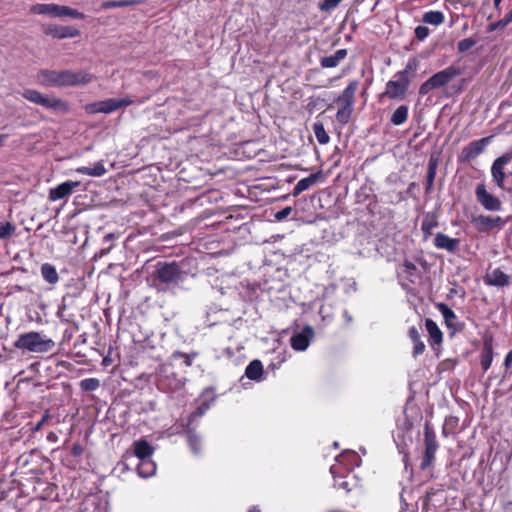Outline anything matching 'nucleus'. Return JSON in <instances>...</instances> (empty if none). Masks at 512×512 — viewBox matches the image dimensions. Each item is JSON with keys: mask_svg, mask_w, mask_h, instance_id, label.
Segmentation results:
<instances>
[{"mask_svg": "<svg viewBox=\"0 0 512 512\" xmlns=\"http://www.w3.org/2000/svg\"><path fill=\"white\" fill-rule=\"evenodd\" d=\"M438 217L435 212H427L423 215L421 230L424 239H428L432 235V231L438 227Z\"/></svg>", "mask_w": 512, "mask_h": 512, "instance_id": "22", "label": "nucleus"}, {"mask_svg": "<svg viewBox=\"0 0 512 512\" xmlns=\"http://www.w3.org/2000/svg\"><path fill=\"white\" fill-rule=\"evenodd\" d=\"M15 347L32 351V332L21 335L15 342Z\"/></svg>", "mask_w": 512, "mask_h": 512, "instance_id": "41", "label": "nucleus"}, {"mask_svg": "<svg viewBox=\"0 0 512 512\" xmlns=\"http://www.w3.org/2000/svg\"><path fill=\"white\" fill-rule=\"evenodd\" d=\"M502 0H494V6L496 9H499L500 3Z\"/></svg>", "mask_w": 512, "mask_h": 512, "instance_id": "64", "label": "nucleus"}, {"mask_svg": "<svg viewBox=\"0 0 512 512\" xmlns=\"http://www.w3.org/2000/svg\"><path fill=\"white\" fill-rule=\"evenodd\" d=\"M429 33H430V30H429V28H428V27H426V26H422V25H420V26H417V27L415 28V37H416L419 41H423V40H425V39L428 37Z\"/></svg>", "mask_w": 512, "mask_h": 512, "instance_id": "49", "label": "nucleus"}, {"mask_svg": "<svg viewBox=\"0 0 512 512\" xmlns=\"http://www.w3.org/2000/svg\"><path fill=\"white\" fill-rule=\"evenodd\" d=\"M475 192H486L485 186L483 184H478L475 189Z\"/></svg>", "mask_w": 512, "mask_h": 512, "instance_id": "63", "label": "nucleus"}, {"mask_svg": "<svg viewBox=\"0 0 512 512\" xmlns=\"http://www.w3.org/2000/svg\"><path fill=\"white\" fill-rule=\"evenodd\" d=\"M42 32L56 39L74 38L80 35V31L72 26H60L56 24L42 25Z\"/></svg>", "mask_w": 512, "mask_h": 512, "instance_id": "11", "label": "nucleus"}, {"mask_svg": "<svg viewBox=\"0 0 512 512\" xmlns=\"http://www.w3.org/2000/svg\"><path fill=\"white\" fill-rule=\"evenodd\" d=\"M137 472L143 478H148L155 474L156 464L151 458L139 460Z\"/></svg>", "mask_w": 512, "mask_h": 512, "instance_id": "30", "label": "nucleus"}, {"mask_svg": "<svg viewBox=\"0 0 512 512\" xmlns=\"http://www.w3.org/2000/svg\"><path fill=\"white\" fill-rule=\"evenodd\" d=\"M41 226H39L36 231H34V237L41 238L40 242L41 245H46L47 247H53L52 238L49 235L42 236L41 234H38L37 232L40 230Z\"/></svg>", "mask_w": 512, "mask_h": 512, "instance_id": "50", "label": "nucleus"}, {"mask_svg": "<svg viewBox=\"0 0 512 512\" xmlns=\"http://www.w3.org/2000/svg\"><path fill=\"white\" fill-rule=\"evenodd\" d=\"M408 119V107L406 105L399 106L391 116V122L396 125H402Z\"/></svg>", "mask_w": 512, "mask_h": 512, "instance_id": "35", "label": "nucleus"}, {"mask_svg": "<svg viewBox=\"0 0 512 512\" xmlns=\"http://www.w3.org/2000/svg\"><path fill=\"white\" fill-rule=\"evenodd\" d=\"M352 111H353V108H346V107L339 106V109L336 113V118H337L338 122H340L342 124L348 123L351 118Z\"/></svg>", "mask_w": 512, "mask_h": 512, "instance_id": "44", "label": "nucleus"}, {"mask_svg": "<svg viewBox=\"0 0 512 512\" xmlns=\"http://www.w3.org/2000/svg\"><path fill=\"white\" fill-rule=\"evenodd\" d=\"M510 161L509 155H502L501 157L497 158L491 168L492 176L494 180L497 182L499 187L501 186V183L504 179V172L503 168L504 166Z\"/></svg>", "mask_w": 512, "mask_h": 512, "instance_id": "24", "label": "nucleus"}, {"mask_svg": "<svg viewBox=\"0 0 512 512\" xmlns=\"http://www.w3.org/2000/svg\"><path fill=\"white\" fill-rule=\"evenodd\" d=\"M483 345L480 354V365L483 372H487L493 361V344H494V336L492 333L486 332L483 337Z\"/></svg>", "mask_w": 512, "mask_h": 512, "instance_id": "12", "label": "nucleus"}, {"mask_svg": "<svg viewBox=\"0 0 512 512\" xmlns=\"http://www.w3.org/2000/svg\"><path fill=\"white\" fill-rule=\"evenodd\" d=\"M34 103L52 110H66L67 104L53 96H45L34 91Z\"/></svg>", "mask_w": 512, "mask_h": 512, "instance_id": "18", "label": "nucleus"}, {"mask_svg": "<svg viewBox=\"0 0 512 512\" xmlns=\"http://www.w3.org/2000/svg\"><path fill=\"white\" fill-rule=\"evenodd\" d=\"M504 365L506 368L511 367V365H512V349L507 353L505 360H504Z\"/></svg>", "mask_w": 512, "mask_h": 512, "instance_id": "58", "label": "nucleus"}, {"mask_svg": "<svg viewBox=\"0 0 512 512\" xmlns=\"http://www.w3.org/2000/svg\"><path fill=\"white\" fill-rule=\"evenodd\" d=\"M83 453V447L80 443H74L71 447V454L74 457H79Z\"/></svg>", "mask_w": 512, "mask_h": 512, "instance_id": "52", "label": "nucleus"}, {"mask_svg": "<svg viewBox=\"0 0 512 512\" xmlns=\"http://www.w3.org/2000/svg\"><path fill=\"white\" fill-rule=\"evenodd\" d=\"M503 28H504V27H503V23L501 22V20H499V21H496V22L490 23V24L488 25L487 30H488L489 32H493V31H496V30H498V29H503Z\"/></svg>", "mask_w": 512, "mask_h": 512, "instance_id": "54", "label": "nucleus"}, {"mask_svg": "<svg viewBox=\"0 0 512 512\" xmlns=\"http://www.w3.org/2000/svg\"><path fill=\"white\" fill-rule=\"evenodd\" d=\"M436 308L443 316L444 323L451 334L460 333L464 330L465 323L459 320L455 312L446 303H437Z\"/></svg>", "mask_w": 512, "mask_h": 512, "instance_id": "10", "label": "nucleus"}, {"mask_svg": "<svg viewBox=\"0 0 512 512\" xmlns=\"http://www.w3.org/2000/svg\"><path fill=\"white\" fill-rule=\"evenodd\" d=\"M330 472L331 474L333 475V478H334V487L337 488V489H342L346 492H349L351 491L352 489V481L349 480V476L346 475V476H341V477H337L335 475V467L332 466L330 468Z\"/></svg>", "mask_w": 512, "mask_h": 512, "instance_id": "33", "label": "nucleus"}, {"mask_svg": "<svg viewBox=\"0 0 512 512\" xmlns=\"http://www.w3.org/2000/svg\"><path fill=\"white\" fill-rule=\"evenodd\" d=\"M347 56L346 49H339L333 55L325 56L321 59L320 64L323 68H334L344 60Z\"/></svg>", "mask_w": 512, "mask_h": 512, "instance_id": "28", "label": "nucleus"}, {"mask_svg": "<svg viewBox=\"0 0 512 512\" xmlns=\"http://www.w3.org/2000/svg\"><path fill=\"white\" fill-rule=\"evenodd\" d=\"M79 386L84 392H92L100 387V381L97 378H86L80 381Z\"/></svg>", "mask_w": 512, "mask_h": 512, "instance_id": "40", "label": "nucleus"}, {"mask_svg": "<svg viewBox=\"0 0 512 512\" xmlns=\"http://www.w3.org/2000/svg\"><path fill=\"white\" fill-rule=\"evenodd\" d=\"M313 335V329L310 326H306L301 332L291 337V347L296 351L306 350Z\"/></svg>", "mask_w": 512, "mask_h": 512, "instance_id": "16", "label": "nucleus"}, {"mask_svg": "<svg viewBox=\"0 0 512 512\" xmlns=\"http://www.w3.org/2000/svg\"><path fill=\"white\" fill-rule=\"evenodd\" d=\"M460 75V69L455 66H449L442 71L432 75L428 80L421 84L419 88L420 95H427L434 89L447 85L450 81Z\"/></svg>", "mask_w": 512, "mask_h": 512, "instance_id": "4", "label": "nucleus"}, {"mask_svg": "<svg viewBox=\"0 0 512 512\" xmlns=\"http://www.w3.org/2000/svg\"><path fill=\"white\" fill-rule=\"evenodd\" d=\"M493 136L474 140L464 146L458 156L459 162L467 163L477 158L491 142Z\"/></svg>", "mask_w": 512, "mask_h": 512, "instance_id": "9", "label": "nucleus"}, {"mask_svg": "<svg viewBox=\"0 0 512 512\" xmlns=\"http://www.w3.org/2000/svg\"><path fill=\"white\" fill-rule=\"evenodd\" d=\"M175 357H181L184 359V363L186 364V366H191L192 365V358L189 354H186V353H182V352H176L174 354Z\"/></svg>", "mask_w": 512, "mask_h": 512, "instance_id": "53", "label": "nucleus"}, {"mask_svg": "<svg viewBox=\"0 0 512 512\" xmlns=\"http://www.w3.org/2000/svg\"><path fill=\"white\" fill-rule=\"evenodd\" d=\"M317 180V177L315 175H310L306 178H303L299 180L294 187L293 192H303L307 189H309Z\"/></svg>", "mask_w": 512, "mask_h": 512, "instance_id": "42", "label": "nucleus"}, {"mask_svg": "<svg viewBox=\"0 0 512 512\" xmlns=\"http://www.w3.org/2000/svg\"><path fill=\"white\" fill-rule=\"evenodd\" d=\"M78 171L83 174L98 177V176H102L106 172V169H105L103 163L97 162V163H94V165L92 167H81L78 169Z\"/></svg>", "mask_w": 512, "mask_h": 512, "instance_id": "38", "label": "nucleus"}, {"mask_svg": "<svg viewBox=\"0 0 512 512\" xmlns=\"http://www.w3.org/2000/svg\"><path fill=\"white\" fill-rule=\"evenodd\" d=\"M263 374V365L260 360L251 361L245 369V375L250 380L259 381Z\"/></svg>", "mask_w": 512, "mask_h": 512, "instance_id": "29", "label": "nucleus"}, {"mask_svg": "<svg viewBox=\"0 0 512 512\" xmlns=\"http://www.w3.org/2000/svg\"><path fill=\"white\" fill-rule=\"evenodd\" d=\"M438 167V159L431 156L428 163L427 176H426V189H432V185L436 176Z\"/></svg>", "mask_w": 512, "mask_h": 512, "instance_id": "34", "label": "nucleus"}, {"mask_svg": "<svg viewBox=\"0 0 512 512\" xmlns=\"http://www.w3.org/2000/svg\"><path fill=\"white\" fill-rule=\"evenodd\" d=\"M94 75L84 70H41L37 80L44 86H84L94 80Z\"/></svg>", "mask_w": 512, "mask_h": 512, "instance_id": "1", "label": "nucleus"}, {"mask_svg": "<svg viewBox=\"0 0 512 512\" xmlns=\"http://www.w3.org/2000/svg\"><path fill=\"white\" fill-rule=\"evenodd\" d=\"M67 195L68 194H49V200L50 201H56V200L64 198Z\"/></svg>", "mask_w": 512, "mask_h": 512, "instance_id": "60", "label": "nucleus"}, {"mask_svg": "<svg viewBox=\"0 0 512 512\" xmlns=\"http://www.w3.org/2000/svg\"><path fill=\"white\" fill-rule=\"evenodd\" d=\"M421 330H422L421 326L420 327L411 326L408 330V336L414 345L412 355L415 358L417 356L423 354L425 351V344L421 340Z\"/></svg>", "mask_w": 512, "mask_h": 512, "instance_id": "19", "label": "nucleus"}, {"mask_svg": "<svg viewBox=\"0 0 512 512\" xmlns=\"http://www.w3.org/2000/svg\"><path fill=\"white\" fill-rule=\"evenodd\" d=\"M10 228H11V227H10V225H9V224H7V226H6V227H1V228H0V237H1V238H4V237H6L7 235H9V234H10Z\"/></svg>", "mask_w": 512, "mask_h": 512, "instance_id": "59", "label": "nucleus"}, {"mask_svg": "<svg viewBox=\"0 0 512 512\" xmlns=\"http://www.w3.org/2000/svg\"><path fill=\"white\" fill-rule=\"evenodd\" d=\"M133 452H134V455L139 460H142V459L151 458L154 453V448L147 440L140 439V440H137L134 442Z\"/></svg>", "mask_w": 512, "mask_h": 512, "instance_id": "20", "label": "nucleus"}, {"mask_svg": "<svg viewBox=\"0 0 512 512\" xmlns=\"http://www.w3.org/2000/svg\"><path fill=\"white\" fill-rule=\"evenodd\" d=\"M312 128H313V132L315 134V137H316L317 141L320 144L324 145V144H327L330 141V137L327 134V132H326L322 122H315L313 124Z\"/></svg>", "mask_w": 512, "mask_h": 512, "instance_id": "36", "label": "nucleus"}, {"mask_svg": "<svg viewBox=\"0 0 512 512\" xmlns=\"http://www.w3.org/2000/svg\"><path fill=\"white\" fill-rule=\"evenodd\" d=\"M476 40L472 38H465L458 42L457 49L460 53L466 52L470 50L473 46H475Z\"/></svg>", "mask_w": 512, "mask_h": 512, "instance_id": "46", "label": "nucleus"}, {"mask_svg": "<svg viewBox=\"0 0 512 512\" xmlns=\"http://www.w3.org/2000/svg\"><path fill=\"white\" fill-rule=\"evenodd\" d=\"M471 223L480 233L488 232L496 227H501L504 224L501 217L486 215H478L473 217Z\"/></svg>", "mask_w": 512, "mask_h": 512, "instance_id": "13", "label": "nucleus"}, {"mask_svg": "<svg viewBox=\"0 0 512 512\" xmlns=\"http://www.w3.org/2000/svg\"><path fill=\"white\" fill-rule=\"evenodd\" d=\"M182 278L183 272L176 262H159L153 275L154 286L158 290H164V288L159 287L160 284L165 286L176 285Z\"/></svg>", "mask_w": 512, "mask_h": 512, "instance_id": "2", "label": "nucleus"}, {"mask_svg": "<svg viewBox=\"0 0 512 512\" xmlns=\"http://www.w3.org/2000/svg\"><path fill=\"white\" fill-rule=\"evenodd\" d=\"M40 273H41L43 280L46 283H48L51 286V288H53L59 281L58 272H57L55 266H53L50 263L42 264Z\"/></svg>", "mask_w": 512, "mask_h": 512, "instance_id": "26", "label": "nucleus"}, {"mask_svg": "<svg viewBox=\"0 0 512 512\" xmlns=\"http://www.w3.org/2000/svg\"><path fill=\"white\" fill-rule=\"evenodd\" d=\"M459 426V418L453 415L445 417L443 426H442V435L444 437H448L456 432Z\"/></svg>", "mask_w": 512, "mask_h": 512, "instance_id": "31", "label": "nucleus"}, {"mask_svg": "<svg viewBox=\"0 0 512 512\" xmlns=\"http://www.w3.org/2000/svg\"><path fill=\"white\" fill-rule=\"evenodd\" d=\"M483 281L488 286L505 287L510 284V276L500 268H496L492 271H487L483 277Z\"/></svg>", "mask_w": 512, "mask_h": 512, "instance_id": "14", "label": "nucleus"}, {"mask_svg": "<svg viewBox=\"0 0 512 512\" xmlns=\"http://www.w3.org/2000/svg\"><path fill=\"white\" fill-rule=\"evenodd\" d=\"M114 238H115V235H114L113 233H109V234L105 235V237H104V239H103V240H104V242H110V241H112Z\"/></svg>", "mask_w": 512, "mask_h": 512, "instance_id": "62", "label": "nucleus"}, {"mask_svg": "<svg viewBox=\"0 0 512 512\" xmlns=\"http://www.w3.org/2000/svg\"><path fill=\"white\" fill-rule=\"evenodd\" d=\"M209 409V404L204 402L201 405H199L189 416L186 425H190V427H194V422L202 417L206 411Z\"/></svg>", "mask_w": 512, "mask_h": 512, "instance_id": "39", "label": "nucleus"}, {"mask_svg": "<svg viewBox=\"0 0 512 512\" xmlns=\"http://www.w3.org/2000/svg\"><path fill=\"white\" fill-rule=\"evenodd\" d=\"M134 101L129 98H109L103 101L90 103L86 105V111L91 114L95 113H112L122 107L130 106Z\"/></svg>", "mask_w": 512, "mask_h": 512, "instance_id": "6", "label": "nucleus"}, {"mask_svg": "<svg viewBox=\"0 0 512 512\" xmlns=\"http://www.w3.org/2000/svg\"><path fill=\"white\" fill-rule=\"evenodd\" d=\"M424 444L425 451L420 464L421 470H426L433 464L439 447L435 431L429 422H426L424 426Z\"/></svg>", "mask_w": 512, "mask_h": 512, "instance_id": "5", "label": "nucleus"}, {"mask_svg": "<svg viewBox=\"0 0 512 512\" xmlns=\"http://www.w3.org/2000/svg\"><path fill=\"white\" fill-rule=\"evenodd\" d=\"M445 20V16L441 11H428L423 14L422 21L426 24L439 26Z\"/></svg>", "mask_w": 512, "mask_h": 512, "instance_id": "32", "label": "nucleus"}, {"mask_svg": "<svg viewBox=\"0 0 512 512\" xmlns=\"http://www.w3.org/2000/svg\"><path fill=\"white\" fill-rule=\"evenodd\" d=\"M34 11L39 14H51L54 17H71L78 19L85 18L83 13L65 5L40 4L34 7Z\"/></svg>", "mask_w": 512, "mask_h": 512, "instance_id": "7", "label": "nucleus"}, {"mask_svg": "<svg viewBox=\"0 0 512 512\" xmlns=\"http://www.w3.org/2000/svg\"><path fill=\"white\" fill-rule=\"evenodd\" d=\"M292 212V208L290 206L285 207L284 209L275 213V219L278 221H282L287 218Z\"/></svg>", "mask_w": 512, "mask_h": 512, "instance_id": "51", "label": "nucleus"}, {"mask_svg": "<svg viewBox=\"0 0 512 512\" xmlns=\"http://www.w3.org/2000/svg\"><path fill=\"white\" fill-rule=\"evenodd\" d=\"M112 249V245H110L107 248H102L99 252L95 254V258L99 257L102 258L103 256L107 255Z\"/></svg>", "mask_w": 512, "mask_h": 512, "instance_id": "57", "label": "nucleus"}, {"mask_svg": "<svg viewBox=\"0 0 512 512\" xmlns=\"http://www.w3.org/2000/svg\"><path fill=\"white\" fill-rule=\"evenodd\" d=\"M49 418V415L47 413H45L43 416H42V419L36 424L34 425V432L38 431L39 429L42 428V426L44 425V422Z\"/></svg>", "mask_w": 512, "mask_h": 512, "instance_id": "55", "label": "nucleus"}, {"mask_svg": "<svg viewBox=\"0 0 512 512\" xmlns=\"http://www.w3.org/2000/svg\"><path fill=\"white\" fill-rule=\"evenodd\" d=\"M208 196H209V194H206V193L199 194L192 201H190L189 203L183 205L180 208V212H183L186 208H190L192 206H197V205L198 206H202L203 203H204V200H209L210 199Z\"/></svg>", "mask_w": 512, "mask_h": 512, "instance_id": "45", "label": "nucleus"}, {"mask_svg": "<svg viewBox=\"0 0 512 512\" xmlns=\"http://www.w3.org/2000/svg\"><path fill=\"white\" fill-rule=\"evenodd\" d=\"M478 202L489 211H499L501 201L494 194H476Z\"/></svg>", "mask_w": 512, "mask_h": 512, "instance_id": "27", "label": "nucleus"}, {"mask_svg": "<svg viewBox=\"0 0 512 512\" xmlns=\"http://www.w3.org/2000/svg\"><path fill=\"white\" fill-rule=\"evenodd\" d=\"M444 492V487L443 485H440V487L438 488H429L426 493H425V496L423 497V501H422V509L423 510H428L429 507H430V504L432 503L434 497L438 494V493H442Z\"/></svg>", "mask_w": 512, "mask_h": 512, "instance_id": "37", "label": "nucleus"}, {"mask_svg": "<svg viewBox=\"0 0 512 512\" xmlns=\"http://www.w3.org/2000/svg\"><path fill=\"white\" fill-rule=\"evenodd\" d=\"M359 82L352 80L349 82L343 92L337 97L336 103L340 107L353 108L355 93L358 90Z\"/></svg>", "mask_w": 512, "mask_h": 512, "instance_id": "15", "label": "nucleus"}, {"mask_svg": "<svg viewBox=\"0 0 512 512\" xmlns=\"http://www.w3.org/2000/svg\"><path fill=\"white\" fill-rule=\"evenodd\" d=\"M135 0H120V1H104L101 4L102 9H110V8H121L135 5Z\"/></svg>", "mask_w": 512, "mask_h": 512, "instance_id": "43", "label": "nucleus"}, {"mask_svg": "<svg viewBox=\"0 0 512 512\" xmlns=\"http://www.w3.org/2000/svg\"><path fill=\"white\" fill-rule=\"evenodd\" d=\"M401 285L404 289H410L411 285H416L422 280V273L417 266L408 259H405L401 265V271L398 273Z\"/></svg>", "mask_w": 512, "mask_h": 512, "instance_id": "8", "label": "nucleus"}, {"mask_svg": "<svg viewBox=\"0 0 512 512\" xmlns=\"http://www.w3.org/2000/svg\"><path fill=\"white\" fill-rule=\"evenodd\" d=\"M55 342L41 333L34 332V352H52Z\"/></svg>", "mask_w": 512, "mask_h": 512, "instance_id": "23", "label": "nucleus"}, {"mask_svg": "<svg viewBox=\"0 0 512 512\" xmlns=\"http://www.w3.org/2000/svg\"><path fill=\"white\" fill-rule=\"evenodd\" d=\"M411 69L412 66L408 64L404 70L396 73L394 79L389 80L386 83L385 91L380 95V100H383L386 97L397 100L404 99L410 84L408 73Z\"/></svg>", "mask_w": 512, "mask_h": 512, "instance_id": "3", "label": "nucleus"}, {"mask_svg": "<svg viewBox=\"0 0 512 512\" xmlns=\"http://www.w3.org/2000/svg\"><path fill=\"white\" fill-rule=\"evenodd\" d=\"M184 433L187 437L188 445L191 451L198 455L201 453V439L195 432V427H190V425L184 426Z\"/></svg>", "mask_w": 512, "mask_h": 512, "instance_id": "25", "label": "nucleus"}, {"mask_svg": "<svg viewBox=\"0 0 512 512\" xmlns=\"http://www.w3.org/2000/svg\"><path fill=\"white\" fill-rule=\"evenodd\" d=\"M341 1L342 0H322L319 3L318 8L321 11H330L336 8Z\"/></svg>", "mask_w": 512, "mask_h": 512, "instance_id": "48", "label": "nucleus"}, {"mask_svg": "<svg viewBox=\"0 0 512 512\" xmlns=\"http://www.w3.org/2000/svg\"><path fill=\"white\" fill-rule=\"evenodd\" d=\"M460 245V240L451 238L444 233H437L434 238V246L438 249L446 250L450 253H455Z\"/></svg>", "mask_w": 512, "mask_h": 512, "instance_id": "17", "label": "nucleus"}, {"mask_svg": "<svg viewBox=\"0 0 512 512\" xmlns=\"http://www.w3.org/2000/svg\"><path fill=\"white\" fill-rule=\"evenodd\" d=\"M501 22L503 23V27L505 28L509 23L512 22V10L508 12L504 18L501 19Z\"/></svg>", "mask_w": 512, "mask_h": 512, "instance_id": "56", "label": "nucleus"}, {"mask_svg": "<svg viewBox=\"0 0 512 512\" xmlns=\"http://www.w3.org/2000/svg\"><path fill=\"white\" fill-rule=\"evenodd\" d=\"M218 212H219V211H218V209H216V208H208V209H205V210L203 211V213L205 214V217H208V216L214 215V214H216V213H218Z\"/></svg>", "mask_w": 512, "mask_h": 512, "instance_id": "61", "label": "nucleus"}, {"mask_svg": "<svg viewBox=\"0 0 512 512\" xmlns=\"http://www.w3.org/2000/svg\"><path fill=\"white\" fill-rule=\"evenodd\" d=\"M425 327L429 334L430 345H441L443 342V333L437 323L434 320L427 318L425 320Z\"/></svg>", "mask_w": 512, "mask_h": 512, "instance_id": "21", "label": "nucleus"}, {"mask_svg": "<svg viewBox=\"0 0 512 512\" xmlns=\"http://www.w3.org/2000/svg\"><path fill=\"white\" fill-rule=\"evenodd\" d=\"M77 185V183L75 182H71V181H67V182H64L60 185H58L57 187L55 188H51L49 192H61V193H64V192H71L72 189Z\"/></svg>", "mask_w": 512, "mask_h": 512, "instance_id": "47", "label": "nucleus"}]
</instances>
